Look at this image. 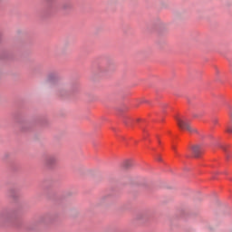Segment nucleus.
I'll list each match as a JSON object with an SVG mask.
<instances>
[{"mask_svg": "<svg viewBox=\"0 0 232 232\" xmlns=\"http://www.w3.org/2000/svg\"><path fill=\"white\" fill-rule=\"evenodd\" d=\"M63 8L66 9V8H70V5H68V6H66V5H63Z\"/></svg>", "mask_w": 232, "mask_h": 232, "instance_id": "423d86ee", "label": "nucleus"}, {"mask_svg": "<svg viewBox=\"0 0 232 232\" xmlns=\"http://www.w3.org/2000/svg\"><path fill=\"white\" fill-rule=\"evenodd\" d=\"M192 153L196 159L202 155V147L200 145H195L192 147Z\"/></svg>", "mask_w": 232, "mask_h": 232, "instance_id": "f03ea898", "label": "nucleus"}, {"mask_svg": "<svg viewBox=\"0 0 232 232\" xmlns=\"http://www.w3.org/2000/svg\"><path fill=\"white\" fill-rule=\"evenodd\" d=\"M222 150H226V147L223 146V147H222Z\"/></svg>", "mask_w": 232, "mask_h": 232, "instance_id": "0eeeda50", "label": "nucleus"}, {"mask_svg": "<svg viewBox=\"0 0 232 232\" xmlns=\"http://www.w3.org/2000/svg\"><path fill=\"white\" fill-rule=\"evenodd\" d=\"M130 164H131V161H126L125 167H126V168H130Z\"/></svg>", "mask_w": 232, "mask_h": 232, "instance_id": "20e7f679", "label": "nucleus"}, {"mask_svg": "<svg viewBox=\"0 0 232 232\" xmlns=\"http://www.w3.org/2000/svg\"><path fill=\"white\" fill-rule=\"evenodd\" d=\"M177 124L181 130H187L189 133H197V129L189 126V121L182 118H176Z\"/></svg>", "mask_w": 232, "mask_h": 232, "instance_id": "f257e3e1", "label": "nucleus"}, {"mask_svg": "<svg viewBox=\"0 0 232 232\" xmlns=\"http://www.w3.org/2000/svg\"><path fill=\"white\" fill-rule=\"evenodd\" d=\"M55 162H56V160H55V157L53 156H49L45 160V164H47L48 166H52V164H55Z\"/></svg>", "mask_w": 232, "mask_h": 232, "instance_id": "7ed1b4c3", "label": "nucleus"}, {"mask_svg": "<svg viewBox=\"0 0 232 232\" xmlns=\"http://www.w3.org/2000/svg\"><path fill=\"white\" fill-rule=\"evenodd\" d=\"M227 131L228 133H232V126L228 127Z\"/></svg>", "mask_w": 232, "mask_h": 232, "instance_id": "39448f33", "label": "nucleus"}]
</instances>
